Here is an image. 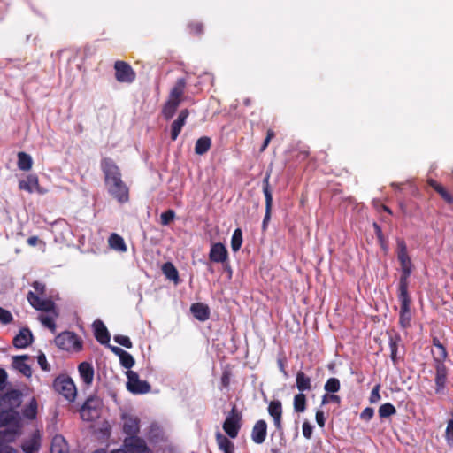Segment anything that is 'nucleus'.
Instances as JSON below:
<instances>
[{
	"instance_id": "obj_10",
	"label": "nucleus",
	"mask_w": 453,
	"mask_h": 453,
	"mask_svg": "<svg viewBox=\"0 0 453 453\" xmlns=\"http://www.w3.org/2000/svg\"><path fill=\"white\" fill-rule=\"evenodd\" d=\"M20 403V394L17 390L9 391L0 398V409L2 410L14 411Z\"/></svg>"
},
{
	"instance_id": "obj_58",
	"label": "nucleus",
	"mask_w": 453,
	"mask_h": 453,
	"mask_svg": "<svg viewBox=\"0 0 453 453\" xmlns=\"http://www.w3.org/2000/svg\"><path fill=\"white\" fill-rule=\"evenodd\" d=\"M33 287H34L35 290L36 292H38L39 294H42L44 291V288H45V286L42 283H40L37 281L33 284Z\"/></svg>"
},
{
	"instance_id": "obj_5",
	"label": "nucleus",
	"mask_w": 453,
	"mask_h": 453,
	"mask_svg": "<svg viewBox=\"0 0 453 453\" xmlns=\"http://www.w3.org/2000/svg\"><path fill=\"white\" fill-rule=\"evenodd\" d=\"M56 345L64 350L79 351L81 349V342L77 335L71 332H64L55 339Z\"/></svg>"
},
{
	"instance_id": "obj_53",
	"label": "nucleus",
	"mask_w": 453,
	"mask_h": 453,
	"mask_svg": "<svg viewBox=\"0 0 453 453\" xmlns=\"http://www.w3.org/2000/svg\"><path fill=\"white\" fill-rule=\"evenodd\" d=\"M374 415V410L371 407H366L363 410L360 414V418L363 420L369 421Z\"/></svg>"
},
{
	"instance_id": "obj_12",
	"label": "nucleus",
	"mask_w": 453,
	"mask_h": 453,
	"mask_svg": "<svg viewBox=\"0 0 453 453\" xmlns=\"http://www.w3.org/2000/svg\"><path fill=\"white\" fill-rule=\"evenodd\" d=\"M123 431L128 435L127 437L136 436L140 430V420L136 416L124 414L122 416Z\"/></svg>"
},
{
	"instance_id": "obj_9",
	"label": "nucleus",
	"mask_w": 453,
	"mask_h": 453,
	"mask_svg": "<svg viewBox=\"0 0 453 453\" xmlns=\"http://www.w3.org/2000/svg\"><path fill=\"white\" fill-rule=\"evenodd\" d=\"M123 443L127 453H152L145 441L137 436L127 437Z\"/></svg>"
},
{
	"instance_id": "obj_64",
	"label": "nucleus",
	"mask_w": 453,
	"mask_h": 453,
	"mask_svg": "<svg viewBox=\"0 0 453 453\" xmlns=\"http://www.w3.org/2000/svg\"><path fill=\"white\" fill-rule=\"evenodd\" d=\"M428 183L429 185L434 189L436 190V187H440L441 185L439 183H437L435 180H428Z\"/></svg>"
},
{
	"instance_id": "obj_21",
	"label": "nucleus",
	"mask_w": 453,
	"mask_h": 453,
	"mask_svg": "<svg viewBox=\"0 0 453 453\" xmlns=\"http://www.w3.org/2000/svg\"><path fill=\"white\" fill-rule=\"evenodd\" d=\"M79 374L86 385H91L94 380V368L91 364L82 362L78 367Z\"/></svg>"
},
{
	"instance_id": "obj_23",
	"label": "nucleus",
	"mask_w": 453,
	"mask_h": 453,
	"mask_svg": "<svg viewBox=\"0 0 453 453\" xmlns=\"http://www.w3.org/2000/svg\"><path fill=\"white\" fill-rule=\"evenodd\" d=\"M447 380V369L443 363H438L436 365V376H435V383H436V391L441 392L446 384Z\"/></svg>"
},
{
	"instance_id": "obj_43",
	"label": "nucleus",
	"mask_w": 453,
	"mask_h": 453,
	"mask_svg": "<svg viewBox=\"0 0 453 453\" xmlns=\"http://www.w3.org/2000/svg\"><path fill=\"white\" fill-rule=\"evenodd\" d=\"M340 389V381L336 378H330L325 384V390L330 393H335Z\"/></svg>"
},
{
	"instance_id": "obj_33",
	"label": "nucleus",
	"mask_w": 453,
	"mask_h": 453,
	"mask_svg": "<svg viewBox=\"0 0 453 453\" xmlns=\"http://www.w3.org/2000/svg\"><path fill=\"white\" fill-rule=\"evenodd\" d=\"M210 147L211 139L206 136L201 137L196 142L195 152L197 155H203L209 150Z\"/></svg>"
},
{
	"instance_id": "obj_52",
	"label": "nucleus",
	"mask_w": 453,
	"mask_h": 453,
	"mask_svg": "<svg viewBox=\"0 0 453 453\" xmlns=\"http://www.w3.org/2000/svg\"><path fill=\"white\" fill-rule=\"evenodd\" d=\"M380 385H376L372 388L371 395H370V402L372 403H375L380 400Z\"/></svg>"
},
{
	"instance_id": "obj_24",
	"label": "nucleus",
	"mask_w": 453,
	"mask_h": 453,
	"mask_svg": "<svg viewBox=\"0 0 453 453\" xmlns=\"http://www.w3.org/2000/svg\"><path fill=\"white\" fill-rule=\"evenodd\" d=\"M50 453H68V445L62 435L57 434L53 437Z\"/></svg>"
},
{
	"instance_id": "obj_18",
	"label": "nucleus",
	"mask_w": 453,
	"mask_h": 453,
	"mask_svg": "<svg viewBox=\"0 0 453 453\" xmlns=\"http://www.w3.org/2000/svg\"><path fill=\"white\" fill-rule=\"evenodd\" d=\"M188 111L182 110L178 118L172 123L171 127V138L175 141L179 136L183 126L186 123L187 118L188 117Z\"/></svg>"
},
{
	"instance_id": "obj_39",
	"label": "nucleus",
	"mask_w": 453,
	"mask_h": 453,
	"mask_svg": "<svg viewBox=\"0 0 453 453\" xmlns=\"http://www.w3.org/2000/svg\"><path fill=\"white\" fill-rule=\"evenodd\" d=\"M163 272L169 280H176L178 279V272L171 263L164 265Z\"/></svg>"
},
{
	"instance_id": "obj_54",
	"label": "nucleus",
	"mask_w": 453,
	"mask_h": 453,
	"mask_svg": "<svg viewBox=\"0 0 453 453\" xmlns=\"http://www.w3.org/2000/svg\"><path fill=\"white\" fill-rule=\"evenodd\" d=\"M312 426L308 422L303 424V434L306 439H311L312 434Z\"/></svg>"
},
{
	"instance_id": "obj_2",
	"label": "nucleus",
	"mask_w": 453,
	"mask_h": 453,
	"mask_svg": "<svg viewBox=\"0 0 453 453\" xmlns=\"http://www.w3.org/2000/svg\"><path fill=\"white\" fill-rule=\"evenodd\" d=\"M27 300L35 309L46 312L39 316V320L44 326L54 333L56 330L55 320L58 316L54 303L50 299L42 298L32 291L28 292Z\"/></svg>"
},
{
	"instance_id": "obj_47",
	"label": "nucleus",
	"mask_w": 453,
	"mask_h": 453,
	"mask_svg": "<svg viewBox=\"0 0 453 453\" xmlns=\"http://www.w3.org/2000/svg\"><path fill=\"white\" fill-rule=\"evenodd\" d=\"M445 438L449 446H453V419L449 420L445 431Z\"/></svg>"
},
{
	"instance_id": "obj_27",
	"label": "nucleus",
	"mask_w": 453,
	"mask_h": 453,
	"mask_svg": "<svg viewBox=\"0 0 453 453\" xmlns=\"http://www.w3.org/2000/svg\"><path fill=\"white\" fill-rule=\"evenodd\" d=\"M185 87H186L185 80L183 78L178 79L175 85L171 89L169 98L181 103Z\"/></svg>"
},
{
	"instance_id": "obj_56",
	"label": "nucleus",
	"mask_w": 453,
	"mask_h": 453,
	"mask_svg": "<svg viewBox=\"0 0 453 453\" xmlns=\"http://www.w3.org/2000/svg\"><path fill=\"white\" fill-rule=\"evenodd\" d=\"M316 422L320 427H324L325 417H324V413L321 411H318L316 412Z\"/></svg>"
},
{
	"instance_id": "obj_32",
	"label": "nucleus",
	"mask_w": 453,
	"mask_h": 453,
	"mask_svg": "<svg viewBox=\"0 0 453 453\" xmlns=\"http://www.w3.org/2000/svg\"><path fill=\"white\" fill-rule=\"evenodd\" d=\"M180 104V103L178 102V101H175L173 99L168 98L167 102L165 103V106L163 108V111H162L164 117L166 119H171L174 115V113H175L177 108L179 107Z\"/></svg>"
},
{
	"instance_id": "obj_8",
	"label": "nucleus",
	"mask_w": 453,
	"mask_h": 453,
	"mask_svg": "<svg viewBox=\"0 0 453 453\" xmlns=\"http://www.w3.org/2000/svg\"><path fill=\"white\" fill-rule=\"evenodd\" d=\"M19 189L25 190L30 194L37 193L44 195L48 192L46 188H42L39 185V180L35 174H28L25 179L20 180L19 182Z\"/></svg>"
},
{
	"instance_id": "obj_35",
	"label": "nucleus",
	"mask_w": 453,
	"mask_h": 453,
	"mask_svg": "<svg viewBox=\"0 0 453 453\" xmlns=\"http://www.w3.org/2000/svg\"><path fill=\"white\" fill-rule=\"evenodd\" d=\"M37 402L32 398L23 410V415L28 419H35L37 414Z\"/></svg>"
},
{
	"instance_id": "obj_38",
	"label": "nucleus",
	"mask_w": 453,
	"mask_h": 453,
	"mask_svg": "<svg viewBox=\"0 0 453 453\" xmlns=\"http://www.w3.org/2000/svg\"><path fill=\"white\" fill-rule=\"evenodd\" d=\"M396 412V410L395 406L389 403L382 404L379 408V415L380 418H388L391 415L395 414Z\"/></svg>"
},
{
	"instance_id": "obj_57",
	"label": "nucleus",
	"mask_w": 453,
	"mask_h": 453,
	"mask_svg": "<svg viewBox=\"0 0 453 453\" xmlns=\"http://www.w3.org/2000/svg\"><path fill=\"white\" fill-rule=\"evenodd\" d=\"M390 349H391V359L393 362H395L397 358V347L395 342H390Z\"/></svg>"
},
{
	"instance_id": "obj_31",
	"label": "nucleus",
	"mask_w": 453,
	"mask_h": 453,
	"mask_svg": "<svg viewBox=\"0 0 453 453\" xmlns=\"http://www.w3.org/2000/svg\"><path fill=\"white\" fill-rule=\"evenodd\" d=\"M33 160L30 155L25 152L18 153V167L22 171H28L31 169Z\"/></svg>"
},
{
	"instance_id": "obj_17",
	"label": "nucleus",
	"mask_w": 453,
	"mask_h": 453,
	"mask_svg": "<svg viewBox=\"0 0 453 453\" xmlns=\"http://www.w3.org/2000/svg\"><path fill=\"white\" fill-rule=\"evenodd\" d=\"M209 257L212 262L223 263L227 259V250L222 243H214L211 247Z\"/></svg>"
},
{
	"instance_id": "obj_41",
	"label": "nucleus",
	"mask_w": 453,
	"mask_h": 453,
	"mask_svg": "<svg viewBox=\"0 0 453 453\" xmlns=\"http://www.w3.org/2000/svg\"><path fill=\"white\" fill-rule=\"evenodd\" d=\"M15 438V433L10 430H2L0 431V448L4 446L5 443L11 442Z\"/></svg>"
},
{
	"instance_id": "obj_19",
	"label": "nucleus",
	"mask_w": 453,
	"mask_h": 453,
	"mask_svg": "<svg viewBox=\"0 0 453 453\" xmlns=\"http://www.w3.org/2000/svg\"><path fill=\"white\" fill-rule=\"evenodd\" d=\"M27 359L28 357L26 355L13 357L12 365L15 369H17L26 377H30L32 375V369L30 365L27 363Z\"/></svg>"
},
{
	"instance_id": "obj_42",
	"label": "nucleus",
	"mask_w": 453,
	"mask_h": 453,
	"mask_svg": "<svg viewBox=\"0 0 453 453\" xmlns=\"http://www.w3.org/2000/svg\"><path fill=\"white\" fill-rule=\"evenodd\" d=\"M120 364L123 367L130 369L134 365V357L127 351H124L119 357Z\"/></svg>"
},
{
	"instance_id": "obj_60",
	"label": "nucleus",
	"mask_w": 453,
	"mask_h": 453,
	"mask_svg": "<svg viewBox=\"0 0 453 453\" xmlns=\"http://www.w3.org/2000/svg\"><path fill=\"white\" fill-rule=\"evenodd\" d=\"M190 27L192 31L196 34H199L203 31V27L200 23L192 24Z\"/></svg>"
},
{
	"instance_id": "obj_15",
	"label": "nucleus",
	"mask_w": 453,
	"mask_h": 453,
	"mask_svg": "<svg viewBox=\"0 0 453 453\" xmlns=\"http://www.w3.org/2000/svg\"><path fill=\"white\" fill-rule=\"evenodd\" d=\"M267 434V424L265 420L260 419L256 422L252 428L251 438L257 444H261L265 441Z\"/></svg>"
},
{
	"instance_id": "obj_44",
	"label": "nucleus",
	"mask_w": 453,
	"mask_h": 453,
	"mask_svg": "<svg viewBox=\"0 0 453 453\" xmlns=\"http://www.w3.org/2000/svg\"><path fill=\"white\" fill-rule=\"evenodd\" d=\"M272 204H273V198H270L269 196L267 199H265V214L263 219L262 227L265 230L266 228L267 223L271 219V210H272Z\"/></svg>"
},
{
	"instance_id": "obj_11",
	"label": "nucleus",
	"mask_w": 453,
	"mask_h": 453,
	"mask_svg": "<svg viewBox=\"0 0 453 453\" xmlns=\"http://www.w3.org/2000/svg\"><path fill=\"white\" fill-rule=\"evenodd\" d=\"M115 71L116 79L120 82H131L134 80V73L125 62L117 61L115 63Z\"/></svg>"
},
{
	"instance_id": "obj_28",
	"label": "nucleus",
	"mask_w": 453,
	"mask_h": 453,
	"mask_svg": "<svg viewBox=\"0 0 453 453\" xmlns=\"http://www.w3.org/2000/svg\"><path fill=\"white\" fill-rule=\"evenodd\" d=\"M296 384L301 393L309 391L311 388V378L301 371L296 373Z\"/></svg>"
},
{
	"instance_id": "obj_40",
	"label": "nucleus",
	"mask_w": 453,
	"mask_h": 453,
	"mask_svg": "<svg viewBox=\"0 0 453 453\" xmlns=\"http://www.w3.org/2000/svg\"><path fill=\"white\" fill-rule=\"evenodd\" d=\"M436 363H443L447 357V351L441 343H438L436 350L433 351Z\"/></svg>"
},
{
	"instance_id": "obj_63",
	"label": "nucleus",
	"mask_w": 453,
	"mask_h": 453,
	"mask_svg": "<svg viewBox=\"0 0 453 453\" xmlns=\"http://www.w3.org/2000/svg\"><path fill=\"white\" fill-rule=\"evenodd\" d=\"M38 237L37 236H31L27 239V243L30 245V246H35L37 244L38 242Z\"/></svg>"
},
{
	"instance_id": "obj_3",
	"label": "nucleus",
	"mask_w": 453,
	"mask_h": 453,
	"mask_svg": "<svg viewBox=\"0 0 453 453\" xmlns=\"http://www.w3.org/2000/svg\"><path fill=\"white\" fill-rule=\"evenodd\" d=\"M397 258L401 265L402 276L399 282V290L408 289V278L412 272V263L408 255L407 246L403 240L397 241Z\"/></svg>"
},
{
	"instance_id": "obj_26",
	"label": "nucleus",
	"mask_w": 453,
	"mask_h": 453,
	"mask_svg": "<svg viewBox=\"0 0 453 453\" xmlns=\"http://www.w3.org/2000/svg\"><path fill=\"white\" fill-rule=\"evenodd\" d=\"M19 421V413L16 411L3 410L0 411V426L16 425Z\"/></svg>"
},
{
	"instance_id": "obj_25",
	"label": "nucleus",
	"mask_w": 453,
	"mask_h": 453,
	"mask_svg": "<svg viewBox=\"0 0 453 453\" xmlns=\"http://www.w3.org/2000/svg\"><path fill=\"white\" fill-rule=\"evenodd\" d=\"M190 311L194 317L200 321H204L209 319L210 312L208 306H206L203 303H197L192 304L190 307Z\"/></svg>"
},
{
	"instance_id": "obj_59",
	"label": "nucleus",
	"mask_w": 453,
	"mask_h": 453,
	"mask_svg": "<svg viewBox=\"0 0 453 453\" xmlns=\"http://www.w3.org/2000/svg\"><path fill=\"white\" fill-rule=\"evenodd\" d=\"M15 452H16L15 449L9 445H4L0 448V453H15Z\"/></svg>"
},
{
	"instance_id": "obj_48",
	"label": "nucleus",
	"mask_w": 453,
	"mask_h": 453,
	"mask_svg": "<svg viewBox=\"0 0 453 453\" xmlns=\"http://www.w3.org/2000/svg\"><path fill=\"white\" fill-rule=\"evenodd\" d=\"M12 319L13 317L12 313L9 311L0 307V322L3 324H9L12 321Z\"/></svg>"
},
{
	"instance_id": "obj_16",
	"label": "nucleus",
	"mask_w": 453,
	"mask_h": 453,
	"mask_svg": "<svg viewBox=\"0 0 453 453\" xmlns=\"http://www.w3.org/2000/svg\"><path fill=\"white\" fill-rule=\"evenodd\" d=\"M268 413L273 419L274 426L277 430L282 428L281 426V416H282V405L278 400L272 401L268 406Z\"/></svg>"
},
{
	"instance_id": "obj_62",
	"label": "nucleus",
	"mask_w": 453,
	"mask_h": 453,
	"mask_svg": "<svg viewBox=\"0 0 453 453\" xmlns=\"http://www.w3.org/2000/svg\"><path fill=\"white\" fill-rule=\"evenodd\" d=\"M7 379L6 372L4 369H0V386H3Z\"/></svg>"
},
{
	"instance_id": "obj_45",
	"label": "nucleus",
	"mask_w": 453,
	"mask_h": 453,
	"mask_svg": "<svg viewBox=\"0 0 453 453\" xmlns=\"http://www.w3.org/2000/svg\"><path fill=\"white\" fill-rule=\"evenodd\" d=\"M175 212L173 210H168L163 212L160 216V221L163 226H167L171 221L173 220Z\"/></svg>"
},
{
	"instance_id": "obj_1",
	"label": "nucleus",
	"mask_w": 453,
	"mask_h": 453,
	"mask_svg": "<svg viewBox=\"0 0 453 453\" xmlns=\"http://www.w3.org/2000/svg\"><path fill=\"white\" fill-rule=\"evenodd\" d=\"M104 173V182L108 193L119 203L128 201L129 191L127 185L121 180V174L115 163L109 158H104L101 164Z\"/></svg>"
},
{
	"instance_id": "obj_46",
	"label": "nucleus",
	"mask_w": 453,
	"mask_h": 453,
	"mask_svg": "<svg viewBox=\"0 0 453 453\" xmlns=\"http://www.w3.org/2000/svg\"><path fill=\"white\" fill-rule=\"evenodd\" d=\"M270 176H271V173L267 172L263 180V193L265 195V199H267V197H268L267 196H269L270 198H273L272 192L270 190V186H269Z\"/></svg>"
},
{
	"instance_id": "obj_20",
	"label": "nucleus",
	"mask_w": 453,
	"mask_h": 453,
	"mask_svg": "<svg viewBox=\"0 0 453 453\" xmlns=\"http://www.w3.org/2000/svg\"><path fill=\"white\" fill-rule=\"evenodd\" d=\"M33 340L32 333L27 328H23L19 331L13 339V344L18 349H23L27 347Z\"/></svg>"
},
{
	"instance_id": "obj_22",
	"label": "nucleus",
	"mask_w": 453,
	"mask_h": 453,
	"mask_svg": "<svg viewBox=\"0 0 453 453\" xmlns=\"http://www.w3.org/2000/svg\"><path fill=\"white\" fill-rule=\"evenodd\" d=\"M95 336L102 344H106L110 341V334L104 324L101 320H96L93 323Z\"/></svg>"
},
{
	"instance_id": "obj_7",
	"label": "nucleus",
	"mask_w": 453,
	"mask_h": 453,
	"mask_svg": "<svg viewBox=\"0 0 453 453\" xmlns=\"http://www.w3.org/2000/svg\"><path fill=\"white\" fill-rule=\"evenodd\" d=\"M399 301L401 303L400 309V324L406 328L411 324V313L410 310V297L407 290H399Z\"/></svg>"
},
{
	"instance_id": "obj_55",
	"label": "nucleus",
	"mask_w": 453,
	"mask_h": 453,
	"mask_svg": "<svg viewBox=\"0 0 453 453\" xmlns=\"http://www.w3.org/2000/svg\"><path fill=\"white\" fill-rule=\"evenodd\" d=\"M328 402H334V403H340V397L336 395H325L323 396V399H322V403L323 404H326Z\"/></svg>"
},
{
	"instance_id": "obj_61",
	"label": "nucleus",
	"mask_w": 453,
	"mask_h": 453,
	"mask_svg": "<svg viewBox=\"0 0 453 453\" xmlns=\"http://www.w3.org/2000/svg\"><path fill=\"white\" fill-rule=\"evenodd\" d=\"M111 350L116 354L117 356H119V357H120V355L125 351L123 350L121 348L119 347H116V346H109Z\"/></svg>"
},
{
	"instance_id": "obj_51",
	"label": "nucleus",
	"mask_w": 453,
	"mask_h": 453,
	"mask_svg": "<svg viewBox=\"0 0 453 453\" xmlns=\"http://www.w3.org/2000/svg\"><path fill=\"white\" fill-rule=\"evenodd\" d=\"M37 361H38L39 365L41 366V368L43 371L49 372L50 370V366L47 362L46 356L43 353H41L37 357Z\"/></svg>"
},
{
	"instance_id": "obj_34",
	"label": "nucleus",
	"mask_w": 453,
	"mask_h": 453,
	"mask_svg": "<svg viewBox=\"0 0 453 453\" xmlns=\"http://www.w3.org/2000/svg\"><path fill=\"white\" fill-rule=\"evenodd\" d=\"M98 413L92 409L88 402H86L81 409V417L85 421H91L97 417Z\"/></svg>"
},
{
	"instance_id": "obj_50",
	"label": "nucleus",
	"mask_w": 453,
	"mask_h": 453,
	"mask_svg": "<svg viewBox=\"0 0 453 453\" xmlns=\"http://www.w3.org/2000/svg\"><path fill=\"white\" fill-rule=\"evenodd\" d=\"M436 191L447 203H453V196L449 194L441 185L440 187H436Z\"/></svg>"
},
{
	"instance_id": "obj_30",
	"label": "nucleus",
	"mask_w": 453,
	"mask_h": 453,
	"mask_svg": "<svg viewBox=\"0 0 453 453\" xmlns=\"http://www.w3.org/2000/svg\"><path fill=\"white\" fill-rule=\"evenodd\" d=\"M109 245L111 249L117 251L125 252L127 250V246L123 238L117 234H111L109 237Z\"/></svg>"
},
{
	"instance_id": "obj_37",
	"label": "nucleus",
	"mask_w": 453,
	"mask_h": 453,
	"mask_svg": "<svg viewBox=\"0 0 453 453\" xmlns=\"http://www.w3.org/2000/svg\"><path fill=\"white\" fill-rule=\"evenodd\" d=\"M306 407V397L303 393L294 397V409L296 412H303Z\"/></svg>"
},
{
	"instance_id": "obj_36",
	"label": "nucleus",
	"mask_w": 453,
	"mask_h": 453,
	"mask_svg": "<svg viewBox=\"0 0 453 453\" xmlns=\"http://www.w3.org/2000/svg\"><path fill=\"white\" fill-rule=\"evenodd\" d=\"M242 244V232L240 228L234 231L231 238V249L234 252L240 250Z\"/></svg>"
},
{
	"instance_id": "obj_13",
	"label": "nucleus",
	"mask_w": 453,
	"mask_h": 453,
	"mask_svg": "<svg viewBox=\"0 0 453 453\" xmlns=\"http://www.w3.org/2000/svg\"><path fill=\"white\" fill-rule=\"evenodd\" d=\"M239 422L240 418L234 413V411L226 418L223 424V429L229 437L234 439L237 436L240 429Z\"/></svg>"
},
{
	"instance_id": "obj_49",
	"label": "nucleus",
	"mask_w": 453,
	"mask_h": 453,
	"mask_svg": "<svg viewBox=\"0 0 453 453\" xmlns=\"http://www.w3.org/2000/svg\"><path fill=\"white\" fill-rule=\"evenodd\" d=\"M114 341L117 343H119V345L124 346L127 349L132 348V342H131L129 337H127L126 335H115Z\"/></svg>"
},
{
	"instance_id": "obj_14",
	"label": "nucleus",
	"mask_w": 453,
	"mask_h": 453,
	"mask_svg": "<svg viewBox=\"0 0 453 453\" xmlns=\"http://www.w3.org/2000/svg\"><path fill=\"white\" fill-rule=\"evenodd\" d=\"M42 435L39 431H35L27 438L23 444L22 449L26 453H35L39 450L41 446Z\"/></svg>"
},
{
	"instance_id": "obj_6",
	"label": "nucleus",
	"mask_w": 453,
	"mask_h": 453,
	"mask_svg": "<svg viewBox=\"0 0 453 453\" xmlns=\"http://www.w3.org/2000/svg\"><path fill=\"white\" fill-rule=\"evenodd\" d=\"M127 381V388L133 394H145L150 392V385L139 378V375L134 371H127L126 372Z\"/></svg>"
},
{
	"instance_id": "obj_4",
	"label": "nucleus",
	"mask_w": 453,
	"mask_h": 453,
	"mask_svg": "<svg viewBox=\"0 0 453 453\" xmlns=\"http://www.w3.org/2000/svg\"><path fill=\"white\" fill-rule=\"evenodd\" d=\"M56 391L61 394L68 401H73L76 397L77 390L74 382L69 377L59 376L54 381Z\"/></svg>"
},
{
	"instance_id": "obj_29",
	"label": "nucleus",
	"mask_w": 453,
	"mask_h": 453,
	"mask_svg": "<svg viewBox=\"0 0 453 453\" xmlns=\"http://www.w3.org/2000/svg\"><path fill=\"white\" fill-rule=\"evenodd\" d=\"M216 440L218 446L223 453H234V443L221 433H217Z\"/></svg>"
}]
</instances>
